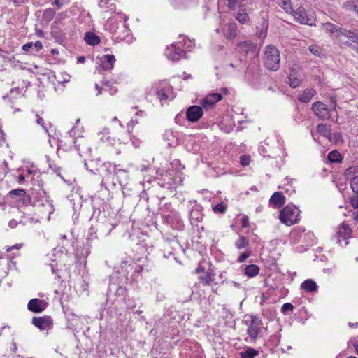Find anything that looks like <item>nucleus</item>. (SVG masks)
<instances>
[{"instance_id": "1", "label": "nucleus", "mask_w": 358, "mask_h": 358, "mask_svg": "<svg viewBox=\"0 0 358 358\" xmlns=\"http://www.w3.org/2000/svg\"><path fill=\"white\" fill-rule=\"evenodd\" d=\"M267 28L268 23L266 21H264L261 25L260 29L256 33L259 42L253 43L252 41L248 40V57L249 55H251L252 57L250 62V66L251 69L254 70L257 69L259 71V55L264 39L267 36Z\"/></svg>"}, {"instance_id": "2", "label": "nucleus", "mask_w": 358, "mask_h": 358, "mask_svg": "<svg viewBox=\"0 0 358 358\" xmlns=\"http://www.w3.org/2000/svg\"><path fill=\"white\" fill-rule=\"evenodd\" d=\"M280 56L278 49L273 45H267L264 55L265 67L271 71H276L280 68Z\"/></svg>"}, {"instance_id": "3", "label": "nucleus", "mask_w": 358, "mask_h": 358, "mask_svg": "<svg viewBox=\"0 0 358 358\" xmlns=\"http://www.w3.org/2000/svg\"><path fill=\"white\" fill-rule=\"evenodd\" d=\"M250 325L248 328V336L250 337V343L255 344L258 338L264 336L267 331V328L264 327V324L260 317L257 315H250Z\"/></svg>"}, {"instance_id": "4", "label": "nucleus", "mask_w": 358, "mask_h": 358, "mask_svg": "<svg viewBox=\"0 0 358 358\" xmlns=\"http://www.w3.org/2000/svg\"><path fill=\"white\" fill-rule=\"evenodd\" d=\"M300 210L294 205L288 204L280 211L279 218L282 223L292 226L299 220Z\"/></svg>"}, {"instance_id": "5", "label": "nucleus", "mask_w": 358, "mask_h": 358, "mask_svg": "<svg viewBox=\"0 0 358 358\" xmlns=\"http://www.w3.org/2000/svg\"><path fill=\"white\" fill-rule=\"evenodd\" d=\"M352 230L349 225L343 222L337 229L334 235L331 237L332 242L337 244L338 246L344 247L350 243L351 238Z\"/></svg>"}, {"instance_id": "6", "label": "nucleus", "mask_w": 358, "mask_h": 358, "mask_svg": "<svg viewBox=\"0 0 358 358\" xmlns=\"http://www.w3.org/2000/svg\"><path fill=\"white\" fill-rule=\"evenodd\" d=\"M322 29L332 39H338L343 43L344 41H343L342 38L344 36L345 29L327 22L322 24Z\"/></svg>"}, {"instance_id": "7", "label": "nucleus", "mask_w": 358, "mask_h": 358, "mask_svg": "<svg viewBox=\"0 0 358 358\" xmlns=\"http://www.w3.org/2000/svg\"><path fill=\"white\" fill-rule=\"evenodd\" d=\"M163 222L170 225L173 229H182L184 227V223L179 214L173 210H170L169 214L164 213L162 214Z\"/></svg>"}, {"instance_id": "8", "label": "nucleus", "mask_w": 358, "mask_h": 358, "mask_svg": "<svg viewBox=\"0 0 358 358\" xmlns=\"http://www.w3.org/2000/svg\"><path fill=\"white\" fill-rule=\"evenodd\" d=\"M311 109L314 114L322 120H329L332 113V109L327 107L326 104L321 101L314 102Z\"/></svg>"}, {"instance_id": "9", "label": "nucleus", "mask_w": 358, "mask_h": 358, "mask_svg": "<svg viewBox=\"0 0 358 358\" xmlns=\"http://www.w3.org/2000/svg\"><path fill=\"white\" fill-rule=\"evenodd\" d=\"M203 207L196 201L190 202L189 221L192 224H197L203 218Z\"/></svg>"}, {"instance_id": "10", "label": "nucleus", "mask_w": 358, "mask_h": 358, "mask_svg": "<svg viewBox=\"0 0 358 358\" xmlns=\"http://www.w3.org/2000/svg\"><path fill=\"white\" fill-rule=\"evenodd\" d=\"M31 323L41 331L48 330L53 327V320L49 315L34 316L32 317Z\"/></svg>"}, {"instance_id": "11", "label": "nucleus", "mask_w": 358, "mask_h": 358, "mask_svg": "<svg viewBox=\"0 0 358 358\" xmlns=\"http://www.w3.org/2000/svg\"><path fill=\"white\" fill-rule=\"evenodd\" d=\"M165 55L169 59L177 62L185 55V52L181 45L173 44L166 48Z\"/></svg>"}, {"instance_id": "12", "label": "nucleus", "mask_w": 358, "mask_h": 358, "mask_svg": "<svg viewBox=\"0 0 358 358\" xmlns=\"http://www.w3.org/2000/svg\"><path fill=\"white\" fill-rule=\"evenodd\" d=\"M48 306V303L43 299L34 298L28 302L27 309L34 313H40L45 310Z\"/></svg>"}, {"instance_id": "13", "label": "nucleus", "mask_w": 358, "mask_h": 358, "mask_svg": "<svg viewBox=\"0 0 358 358\" xmlns=\"http://www.w3.org/2000/svg\"><path fill=\"white\" fill-rule=\"evenodd\" d=\"M31 193L33 206H44L46 204H50L46 192L43 189L39 188L38 190H32Z\"/></svg>"}, {"instance_id": "14", "label": "nucleus", "mask_w": 358, "mask_h": 358, "mask_svg": "<svg viewBox=\"0 0 358 358\" xmlns=\"http://www.w3.org/2000/svg\"><path fill=\"white\" fill-rule=\"evenodd\" d=\"M290 14H292L294 20L301 24H308L310 26H312L313 24L310 22V19L309 18L305 8L303 6H299L297 8L296 10L293 9V12H292Z\"/></svg>"}, {"instance_id": "15", "label": "nucleus", "mask_w": 358, "mask_h": 358, "mask_svg": "<svg viewBox=\"0 0 358 358\" xmlns=\"http://www.w3.org/2000/svg\"><path fill=\"white\" fill-rule=\"evenodd\" d=\"M203 114L202 107L196 105L189 106L186 111V118L189 122H197Z\"/></svg>"}, {"instance_id": "16", "label": "nucleus", "mask_w": 358, "mask_h": 358, "mask_svg": "<svg viewBox=\"0 0 358 358\" xmlns=\"http://www.w3.org/2000/svg\"><path fill=\"white\" fill-rule=\"evenodd\" d=\"M156 95L160 101L168 99L167 93L171 89V86L166 81L159 82L155 87Z\"/></svg>"}, {"instance_id": "17", "label": "nucleus", "mask_w": 358, "mask_h": 358, "mask_svg": "<svg viewBox=\"0 0 358 358\" xmlns=\"http://www.w3.org/2000/svg\"><path fill=\"white\" fill-rule=\"evenodd\" d=\"M222 98L220 93H211L201 100V104L204 108L208 109L220 101Z\"/></svg>"}, {"instance_id": "18", "label": "nucleus", "mask_w": 358, "mask_h": 358, "mask_svg": "<svg viewBox=\"0 0 358 358\" xmlns=\"http://www.w3.org/2000/svg\"><path fill=\"white\" fill-rule=\"evenodd\" d=\"M285 203V197L280 192L272 194L269 199V205L274 208H280Z\"/></svg>"}, {"instance_id": "19", "label": "nucleus", "mask_w": 358, "mask_h": 358, "mask_svg": "<svg viewBox=\"0 0 358 358\" xmlns=\"http://www.w3.org/2000/svg\"><path fill=\"white\" fill-rule=\"evenodd\" d=\"M118 165L113 164L110 162H106L102 164L101 170L103 172V176L107 179H112L113 181L115 173Z\"/></svg>"}, {"instance_id": "20", "label": "nucleus", "mask_w": 358, "mask_h": 358, "mask_svg": "<svg viewBox=\"0 0 358 358\" xmlns=\"http://www.w3.org/2000/svg\"><path fill=\"white\" fill-rule=\"evenodd\" d=\"M215 273L211 269L208 268L204 275L199 277V280L203 286H210L215 281Z\"/></svg>"}, {"instance_id": "21", "label": "nucleus", "mask_w": 358, "mask_h": 358, "mask_svg": "<svg viewBox=\"0 0 358 358\" xmlns=\"http://www.w3.org/2000/svg\"><path fill=\"white\" fill-rule=\"evenodd\" d=\"M102 162L100 159L85 160V168L93 173H96L101 169Z\"/></svg>"}, {"instance_id": "22", "label": "nucleus", "mask_w": 358, "mask_h": 358, "mask_svg": "<svg viewBox=\"0 0 358 358\" xmlns=\"http://www.w3.org/2000/svg\"><path fill=\"white\" fill-rule=\"evenodd\" d=\"M102 69L104 71L110 70L113 68V64L115 62V57L113 55H105L100 58Z\"/></svg>"}, {"instance_id": "23", "label": "nucleus", "mask_w": 358, "mask_h": 358, "mask_svg": "<svg viewBox=\"0 0 358 358\" xmlns=\"http://www.w3.org/2000/svg\"><path fill=\"white\" fill-rule=\"evenodd\" d=\"M315 94L316 91L313 88H307L298 96V100L301 103H307L310 101Z\"/></svg>"}, {"instance_id": "24", "label": "nucleus", "mask_w": 358, "mask_h": 358, "mask_svg": "<svg viewBox=\"0 0 358 358\" xmlns=\"http://www.w3.org/2000/svg\"><path fill=\"white\" fill-rule=\"evenodd\" d=\"M99 6L104 10L105 13H114L116 10V6L113 0H99Z\"/></svg>"}, {"instance_id": "25", "label": "nucleus", "mask_w": 358, "mask_h": 358, "mask_svg": "<svg viewBox=\"0 0 358 358\" xmlns=\"http://www.w3.org/2000/svg\"><path fill=\"white\" fill-rule=\"evenodd\" d=\"M119 165L117 167L115 177H116L117 181L120 185H125L128 179V171L126 169L119 168Z\"/></svg>"}, {"instance_id": "26", "label": "nucleus", "mask_w": 358, "mask_h": 358, "mask_svg": "<svg viewBox=\"0 0 358 358\" xmlns=\"http://www.w3.org/2000/svg\"><path fill=\"white\" fill-rule=\"evenodd\" d=\"M301 289L312 293L317 291L318 286L313 280L307 279L301 284Z\"/></svg>"}, {"instance_id": "27", "label": "nucleus", "mask_w": 358, "mask_h": 358, "mask_svg": "<svg viewBox=\"0 0 358 358\" xmlns=\"http://www.w3.org/2000/svg\"><path fill=\"white\" fill-rule=\"evenodd\" d=\"M84 40L87 44L92 46L98 45L101 42L99 36L90 31L85 34Z\"/></svg>"}, {"instance_id": "28", "label": "nucleus", "mask_w": 358, "mask_h": 358, "mask_svg": "<svg viewBox=\"0 0 358 358\" xmlns=\"http://www.w3.org/2000/svg\"><path fill=\"white\" fill-rule=\"evenodd\" d=\"M343 8L346 10L353 11L358 15V0H348L343 3Z\"/></svg>"}, {"instance_id": "29", "label": "nucleus", "mask_w": 358, "mask_h": 358, "mask_svg": "<svg viewBox=\"0 0 358 358\" xmlns=\"http://www.w3.org/2000/svg\"><path fill=\"white\" fill-rule=\"evenodd\" d=\"M288 84L292 88H296L299 87L302 83V79L299 77L296 73H291L288 76Z\"/></svg>"}, {"instance_id": "30", "label": "nucleus", "mask_w": 358, "mask_h": 358, "mask_svg": "<svg viewBox=\"0 0 358 358\" xmlns=\"http://www.w3.org/2000/svg\"><path fill=\"white\" fill-rule=\"evenodd\" d=\"M343 37L349 39L352 43L358 45V30L357 29H345Z\"/></svg>"}, {"instance_id": "31", "label": "nucleus", "mask_w": 358, "mask_h": 358, "mask_svg": "<svg viewBox=\"0 0 358 358\" xmlns=\"http://www.w3.org/2000/svg\"><path fill=\"white\" fill-rule=\"evenodd\" d=\"M327 159L331 163H338L342 161L343 157L338 151L334 150L328 153Z\"/></svg>"}, {"instance_id": "32", "label": "nucleus", "mask_w": 358, "mask_h": 358, "mask_svg": "<svg viewBox=\"0 0 358 358\" xmlns=\"http://www.w3.org/2000/svg\"><path fill=\"white\" fill-rule=\"evenodd\" d=\"M317 132L324 137L328 138L331 134L330 127L320 123L317 126Z\"/></svg>"}, {"instance_id": "33", "label": "nucleus", "mask_w": 358, "mask_h": 358, "mask_svg": "<svg viewBox=\"0 0 358 358\" xmlns=\"http://www.w3.org/2000/svg\"><path fill=\"white\" fill-rule=\"evenodd\" d=\"M278 4L284 10L286 13L293 12L291 0H278Z\"/></svg>"}, {"instance_id": "34", "label": "nucleus", "mask_w": 358, "mask_h": 358, "mask_svg": "<svg viewBox=\"0 0 358 358\" xmlns=\"http://www.w3.org/2000/svg\"><path fill=\"white\" fill-rule=\"evenodd\" d=\"M55 15V11L51 8H48L44 10L42 15V20L46 22H50Z\"/></svg>"}, {"instance_id": "35", "label": "nucleus", "mask_w": 358, "mask_h": 358, "mask_svg": "<svg viewBox=\"0 0 358 358\" xmlns=\"http://www.w3.org/2000/svg\"><path fill=\"white\" fill-rule=\"evenodd\" d=\"M281 331H282V327H279L278 331L273 334V335H271L270 336L269 342H270L271 345H272L273 346L278 345V344L280 342V338H281V334H280Z\"/></svg>"}, {"instance_id": "36", "label": "nucleus", "mask_w": 358, "mask_h": 358, "mask_svg": "<svg viewBox=\"0 0 358 358\" xmlns=\"http://www.w3.org/2000/svg\"><path fill=\"white\" fill-rule=\"evenodd\" d=\"M259 268L256 264L248 265V278H253L258 275Z\"/></svg>"}, {"instance_id": "37", "label": "nucleus", "mask_w": 358, "mask_h": 358, "mask_svg": "<svg viewBox=\"0 0 358 358\" xmlns=\"http://www.w3.org/2000/svg\"><path fill=\"white\" fill-rule=\"evenodd\" d=\"M243 6H239V12L237 13L236 20L241 24H244L246 22V13Z\"/></svg>"}, {"instance_id": "38", "label": "nucleus", "mask_w": 358, "mask_h": 358, "mask_svg": "<svg viewBox=\"0 0 358 358\" xmlns=\"http://www.w3.org/2000/svg\"><path fill=\"white\" fill-rule=\"evenodd\" d=\"M33 196L32 193L31 192L29 194H27L26 192H24V195H22V196L20 199V201L25 206H33Z\"/></svg>"}, {"instance_id": "39", "label": "nucleus", "mask_w": 358, "mask_h": 358, "mask_svg": "<svg viewBox=\"0 0 358 358\" xmlns=\"http://www.w3.org/2000/svg\"><path fill=\"white\" fill-rule=\"evenodd\" d=\"M227 205L223 202H220L214 206H213V210L215 213L224 214L227 210Z\"/></svg>"}, {"instance_id": "40", "label": "nucleus", "mask_w": 358, "mask_h": 358, "mask_svg": "<svg viewBox=\"0 0 358 358\" xmlns=\"http://www.w3.org/2000/svg\"><path fill=\"white\" fill-rule=\"evenodd\" d=\"M163 136L164 139L167 141L168 145L171 146L175 139L173 131L171 130L166 131Z\"/></svg>"}, {"instance_id": "41", "label": "nucleus", "mask_w": 358, "mask_h": 358, "mask_svg": "<svg viewBox=\"0 0 358 358\" xmlns=\"http://www.w3.org/2000/svg\"><path fill=\"white\" fill-rule=\"evenodd\" d=\"M293 310L294 306L291 303H285L281 307V312L285 315H289Z\"/></svg>"}, {"instance_id": "42", "label": "nucleus", "mask_w": 358, "mask_h": 358, "mask_svg": "<svg viewBox=\"0 0 358 358\" xmlns=\"http://www.w3.org/2000/svg\"><path fill=\"white\" fill-rule=\"evenodd\" d=\"M227 6L231 10H234L239 6H241V3L243 2L245 0H227Z\"/></svg>"}, {"instance_id": "43", "label": "nucleus", "mask_w": 358, "mask_h": 358, "mask_svg": "<svg viewBox=\"0 0 358 358\" xmlns=\"http://www.w3.org/2000/svg\"><path fill=\"white\" fill-rule=\"evenodd\" d=\"M24 192L25 190L23 189H13L9 192L8 194L12 197H19L20 199L22 195H24Z\"/></svg>"}, {"instance_id": "44", "label": "nucleus", "mask_w": 358, "mask_h": 358, "mask_svg": "<svg viewBox=\"0 0 358 358\" xmlns=\"http://www.w3.org/2000/svg\"><path fill=\"white\" fill-rule=\"evenodd\" d=\"M172 169L176 170V171H181L182 170L185 166L181 164V162L179 159H174L171 163Z\"/></svg>"}, {"instance_id": "45", "label": "nucleus", "mask_w": 358, "mask_h": 358, "mask_svg": "<svg viewBox=\"0 0 358 358\" xmlns=\"http://www.w3.org/2000/svg\"><path fill=\"white\" fill-rule=\"evenodd\" d=\"M350 187L354 192L358 191V175L353 177L350 182Z\"/></svg>"}, {"instance_id": "46", "label": "nucleus", "mask_w": 358, "mask_h": 358, "mask_svg": "<svg viewBox=\"0 0 358 358\" xmlns=\"http://www.w3.org/2000/svg\"><path fill=\"white\" fill-rule=\"evenodd\" d=\"M258 151H259V154L264 157H267L268 158L273 157V156L270 153L267 155V152L268 151L267 148L264 145H261L258 148Z\"/></svg>"}, {"instance_id": "47", "label": "nucleus", "mask_w": 358, "mask_h": 358, "mask_svg": "<svg viewBox=\"0 0 358 358\" xmlns=\"http://www.w3.org/2000/svg\"><path fill=\"white\" fill-rule=\"evenodd\" d=\"M246 245V238L244 236H241L235 243V246L238 249L245 248Z\"/></svg>"}, {"instance_id": "48", "label": "nucleus", "mask_w": 358, "mask_h": 358, "mask_svg": "<svg viewBox=\"0 0 358 358\" xmlns=\"http://www.w3.org/2000/svg\"><path fill=\"white\" fill-rule=\"evenodd\" d=\"M22 50L25 52H29L31 54H34V43L29 42L22 46Z\"/></svg>"}, {"instance_id": "49", "label": "nucleus", "mask_w": 358, "mask_h": 358, "mask_svg": "<svg viewBox=\"0 0 358 358\" xmlns=\"http://www.w3.org/2000/svg\"><path fill=\"white\" fill-rule=\"evenodd\" d=\"M259 351L251 347H248V358H254L259 355Z\"/></svg>"}, {"instance_id": "50", "label": "nucleus", "mask_w": 358, "mask_h": 358, "mask_svg": "<svg viewBox=\"0 0 358 358\" xmlns=\"http://www.w3.org/2000/svg\"><path fill=\"white\" fill-rule=\"evenodd\" d=\"M228 36L230 38H234L236 36V27L233 24L229 25V33Z\"/></svg>"}, {"instance_id": "51", "label": "nucleus", "mask_w": 358, "mask_h": 358, "mask_svg": "<svg viewBox=\"0 0 358 358\" xmlns=\"http://www.w3.org/2000/svg\"><path fill=\"white\" fill-rule=\"evenodd\" d=\"M330 141H334L338 142L341 139V134L340 133H331L330 134V136L327 138Z\"/></svg>"}, {"instance_id": "52", "label": "nucleus", "mask_w": 358, "mask_h": 358, "mask_svg": "<svg viewBox=\"0 0 358 358\" xmlns=\"http://www.w3.org/2000/svg\"><path fill=\"white\" fill-rule=\"evenodd\" d=\"M309 50L315 56H320L321 53V49L317 45H310Z\"/></svg>"}, {"instance_id": "53", "label": "nucleus", "mask_w": 358, "mask_h": 358, "mask_svg": "<svg viewBox=\"0 0 358 358\" xmlns=\"http://www.w3.org/2000/svg\"><path fill=\"white\" fill-rule=\"evenodd\" d=\"M78 130L77 129L76 127H73L71 129L69 130V136L73 138V143L74 144H76L75 139L76 138V136H79V134H78Z\"/></svg>"}, {"instance_id": "54", "label": "nucleus", "mask_w": 358, "mask_h": 358, "mask_svg": "<svg viewBox=\"0 0 358 358\" xmlns=\"http://www.w3.org/2000/svg\"><path fill=\"white\" fill-rule=\"evenodd\" d=\"M355 193L357 194L350 198V203L354 208H358V191Z\"/></svg>"}, {"instance_id": "55", "label": "nucleus", "mask_w": 358, "mask_h": 358, "mask_svg": "<svg viewBox=\"0 0 358 358\" xmlns=\"http://www.w3.org/2000/svg\"><path fill=\"white\" fill-rule=\"evenodd\" d=\"M184 116L182 113H178L176 116L175 117V122L176 124H178L180 125L183 124L184 123Z\"/></svg>"}, {"instance_id": "56", "label": "nucleus", "mask_w": 358, "mask_h": 358, "mask_svg": "<svg viewBox=\"0 0 358 358\" xmlns=\"http://www.w3.org/2000/svg\"><path fill=\"white\" fill-rule=\"evenodd\" d=\"M36 122L40 124L46 132H48V129L45 126L44 120L38 115H36Z\"/></svg>"}, {"instance_id": "57", "label": "nucleus", "mask_w": 358, "mask_h": 358, "mask_svg": "<svg viewBox=\"0 0 358 358\" xmlns=\"http://www.w3.org/2000/svg\"><path fill=\"white\" fill-rule=\"evenodd\" d=\"M43 48V44L40 41H37L34 43V53L40 51Z\"/></svg>"}, {"instance_id": "58", "label": "nucleus", "mask_w": 358, "mask_h": 358, "mask_svg": "<svg viewBox=\"0 0 358 358\" xmlns=\"http://www.w3.org/2000/svg\"><path fill=\"white\" fill-rule=\"evenodd\" d=\"M330 103L331 105V107L330 108L332 109V112L336 110V99L335 96H331L330 97Z\"/></svg>"}, {"instance_id": "59", "label": "nucleus", "mask_w": 358, "mask_h": 358, "mask_svg": "<svg viewBox=\"0 0 358 358\" xmlns=\"http://www.w3.org/2000/svg\"><path fill=\"white\" fill-rule=\"evenodd\" d=\"M127 293V289L124 287H119L116 291V294L118 296H124Z\"/></svg>"}, {"instance_id": "60", "label": "nucleus", "mask_w": 358, "mask_h": 358, "mask_svg": "<svg viewBox=\"0 0 358 358\" xmlns=\"http://www.w3.org/2000/svg\"><path fill=\"white\" fill-rule=\"evenodd\" d=\"M297 236H298V231H292L290 233V234H289V238L291 239H294L296 242V241H299V240L298 239Z\"/></svg>"}, {"instance_id": "61", "label": "nucleus", "mask_w": 358, "mask_h": 358, "mask_svg": "<svg viewBox=\"0 0 358 358\" xmlns=\"http://www.w3.org/2000/svg\"><path fill=\"white\" fill-rule=\"evenodd\" d=\"M18 224V222L17 220H14V219H12L11 220L9 221L8 222V226L11 228V229H14L15 228Z\"/></svg>"}, {"instance_id": "62", "label": "nucleus", "mask_w": 358, "mask_h": 358, "mask_svg": "<svg viewBox=\"0 0 358 358\" xmlns=\"http://www.w3.org/2000/svg\"><path fill=\"white\" fill-rule=\"evenodd\" d=\"M246 260V252H244L241 254L238 257L237 261L238 262H244Z\"/></svg>"}, {"instance_id": "63", "label": "nucleus", "mask_w": 358, "mask_h": 358, "mask_svg": "<svg viewBox=\"0 0 358 358\" xmlns=\"http://www.w3.org/2000/svg\"><path fill=\"white\" fill-rule=\"evenodd\" d=\"M343 44L345 45H348L349 47H351L352 48H353L354 50H355L358 52V45H356V46L353 45L352 43H350L348 41H345V42H343Z\"/></svg>"}, {"instance_id": "64", "label": "nucleus", "mask_w": 358, "mask_h": 358, "mask_svg": "<svg viewBox=\"0 0 358 358\" xmlns=\"http://www.w3.org/2000/svg\"><path fill=\"white\" fill-rule=\"evenodd\" d=\"M240 162L242 166H246V155H243L241 156Z\"/></svg>"}]
</instances>
